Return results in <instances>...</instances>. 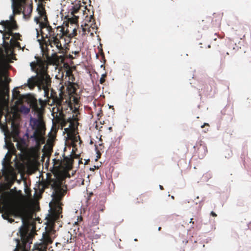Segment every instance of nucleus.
<instances>
[{
    "mask_svg": "<svg viewBox=\"0 0 251 251\" xmlns=\"http://www.w3.org/2000/svg\"><path fill=\"white\" fill-rule=\"evenodd\" d=\"M17 147L19 150H22V148L20 147L19 143H18L17 144Z\"/></svg>",
    "mask_w": 251,
    "mask_h": 251,
    "instance_id": "nucleus-35",
    "label": "nucleus"
},
{
    "mask_svg": "<svg viewBox=\"0 0 251 251\" xmlns=\"http://www.w3.org/2000/svg\"><path fill=\"white\" fill-rule=\"evenodd\" d=\"M9 214L14 216L20 217L22 218L23 225L20 227L19 234L20 236L21 242L17 240V244L14 251H29L31 244V239L28 235V228L25 223L24 217L25 214V209L21 205H12L6 208L5 212L2 215L5 219H8Z\"/></svg>",
    "mask_w": 251,
    "mask_h": 251,
    "instance_id": "nucleus-2",
    "label": "nucleus"
},
{
    "mask_svg": "<svg viewBox=\"0 0 251 251\" xmlns=\"http://www.w3.org/2000/svg\"><path fill=\"white\" fill-rule=\"evenodd\" d=\"M49 134L51 135V137H51L52 139L54 138V136L53 135H52V133H51V132H50V133H49Z\"/></svg>",
    "mask_w": 251,
    "mask_h": 251,
    "instance_id": "nucleus-36",
    "label": "nucleus"
},
{
    "mask_svg": "<svg viewBox=\"0 0 251 251\" xmlns=\"http://www.w3.org/2000/svg\"><path fill=\"white\" fill-rule=\"evenodd\" d=\"M61 179L58 177L55 178H51L48 177L46 180L43 181L41 183V185L42 186V188L43 190L45 189H47L49 188L50 186H51V189H53V184L55 182H58Z\"/></svg>",
    "mask_w": 251,
    "mask_h": 251,
    "instance_id": "nucleus-12",
    "label": "nucleus"
},
{
    "mask_svg": "<svg viewBox=\"0 0 251 251\" xmlns=\"http://www.w3.org/2000/svg\"><path fill=\"white\" fill-rule=\"evenodd\" d=\"M39 42L41 47L42 51L44 52V55L45 56L47 61L48 63L50 64H56L59 63V62H63L64 60V57L63 55L58 56L56 52L53 53L51 56L49 55V50L47 48L46 50H44V47L41 44V42L39 39L38 40Z\"/></svg>",
    "mask_w": 251,
    "mask_h": 251,
    "instance_id": "nucleus-8",
    "label": "nucleus"
},
{
    "mask_svg": "<svg viewBox=\"0 0 251 251\" xmlns=\"http://www.w3.org/2000/svg\"><path fill=\"white\" fill-rule=\"evenodd\" d=\"M36 32H37V37L38 38L39 36V33L38 30L37 29H36Z\"/></svg>",
    "mask_w": 251,
    "mask_h": 251,
    "instance_id": "nucleus-37",
    "label": "nucleus"
},
{
    "mask_svg": "<svg viewBox=\"0 0 251 251\" xmlns=\"http://www.w3.org/2000/svg\"><path fill=\"white\" fill-rule=\"evenodd\" d=\"M199 198H199V196H197V197H196V199H198H198H199Z\"/></svg>",
    "mask_w": 251,
    "mask_h": 251,
    "instance_id": "nucleus-46",
    "label": "nucleus"
},
{
    "mask_svg": "<svg viewBox=\"0 0 251 251\" xmlns=\"http://www.w3.org/2000/svg\"><path fill=\"white\" fill-rule=\"evenodd\" d=\"M68 58L70 59H74L75 58H76V57H74L72 54H69L68 55Z\"/></svg>",
    "mask_w": 251,
    "mask_h": 251,
    "instance_id": "nucleus-29",
    "label": "nucleus"
},
{
    "mask_svg": "<svg viewBox=\"0 0 251 251\" xmlns=\"http://www.w3.org/2000/svg\"><path fill=\"white\" fill-rule=\"evenodd\" d=\"M159 187H160V189H161V190H163L164 189L162 185H160Z\"/></svg>",
    "mask_w": 251,
    "mask_h": 251,
    "instance_id": "nucleus-39",
    "label": "nucleus"
},
{
    "mask_svg": "<svg viewBox=\"0 0 251 251\" xmlns=\"http://www.w3.org/2000/svg\"><path fill=\"white\" fill-rule=\"evenodd\" d=\"M205 126H209L208 124L204 123L202 126H201V128H203Z\"/></svg>",
    "mask_w": 251,
    "mask_h": 251,
    "instance_id": "nucleus-34",
    "label": "nucleus"
},
{
    "mask_svg": "<svg viewBox=\"0 0 251 251\" xmlns=\"http://www.w3.org/2000/svg\"><path fill=\"white\" fill-rule=\"evenodd\" d=\"M73 16L71 18H68L67 21L66 22V23L64 22V24H65V26L67 27H70L69 26V24L71 25V26H77L78 25V16H75V15H72Z\"/></svg>",
    "mask_w": 251,
    "mask_h": 251,
    "instance_id": "nucleus-14",
    "label": "nucleus"
},
{
    "mask_svg": "<svg viewBox=\"0 0 251 251\" xmlns=\"http://www.w3.org/2000/svg\"><path fill=\"white\" fill-rule=\"evenodd\" d=\"M193 220V219H191V221H190V223H192L193 224H194V222L192 221Z\"/></svg>",
    "mask_w": 251,
    "mask_h": 251,
    "instance_id": "nucleus-42",
    "label": "nucleus"
},
{
    "mask_svg": "<svg viewBox=\"0 0 251 251\" xmlns=\"http://www.w3.org/2000/svg\"><path fill=\"white\" fill-rule=\"evenodd\" d=\"M76 27L70 26L69 28L67 27L66 29L64 30V36L68 37L69 39H71L72 37H75L77 35Z\"/></svg>",
    "mask_w": 251,
    "mask_h": 251,
    "instance_id": "nucleus-15",
    "label": "nucleus"
},
{
    "mask_svg": "<svg viewBox=\"0 0 251 251\" xmlns=\"http://www.w3.org/2000/svg\"><path fill=\"white\" fill-rule=\"evenodd\" d=\"M73 74V72L71 70H68L66 72V76L70 77Z\"/></svg>",
    "mask_w": 251,
    "mask_h": 251,
    "instance_id": "nucleus-27",
    "label": "nucleus"
},
{
    "mask_svg": "<svg viewBox=\"0 0 251 251\" xmlns=\"http://www.w3.org/2000/svg\"><path fill=\"white\" fill-rule=\"evenodd\" d=\"M210 25V19H206V20H202V21L199 23V26L202 29H205L207 28Z\"/></svg>",
    "mask_w": 251,
    "mask_h": 251,
    "instance_id": "nucleus-19",
    "label": "nucleus"
},
{
    "mask_svg": "<svg viewBox=\"0 0 251 251\" xmlns=\"http://www.w3.org/2000/svg\"><path fill=\"white\" fill-rule=\"evenodd\" d=\"M93 17H94V16L93 15H91V19H93Z\"/></svg>",
    "mask_w": 251,
    "mask_h": 251,
    "instance_id": "nucleus-43",
    "label": "nucleus"
},
{
    "mask_svg": "<svg viewBox=\"0 0 251 251\" xmlns=\"http://www.w3.org/2000/svg\"><path fill=\"white\" fill-rule=\"evenodd\" d=\"M99 147H100V150H101L104 147L102 143L100 144Z\"/></svg>",
    "mask_w": 251,
    "mask_h": 251,
    "instance_id": "nucleus-32",
    "label": "nucleus"
},
{
    "mask_svg": "<svg viewBox=\"0 0 251 251\" xmlns=\"http://www.w3.org/2000/svg\"><path fill=\"white\" fill-rule=\"evenodd\" d=\"M207 152V148L204 145L201 144L200 147L198 149V153L199 155V157L201 156L203 157Z\"/></svg>",
    "mask_w": 251,
    "mask_h": 251,
    "instance_id": "nucleus-18",
    "label": "nucleus"
},
{
    "mask_svg": "<svg viewBox=\"0 0 251 251\" xmlns=\"http://www.w3.org/2000/svg\"><path fill=\"white\" fill-rule=\"evenodd\" d=\"M75 80V77L73 74H72L70 77H69V81L68 86L67 87V89H69V91H71L72 93L75 92L76 89L75 87L74 86V81Z\"/></svg>",
    "mask_w": 251,
    "mask_h": 251,
    "instance_id": "nucleus-16",
    "label": "nucleus"
},
{
    "mask_svg": "<svg viewBox=\"0 0 251 251\" xmlns=\"http://www.w3.org/2000/svg\"><path fill=\"white\" fill-rule=\"evenodd\" d=\"M10 43L7 42L3 43L2 51L3 53H5L7 62V66H6V70H5L4 74L1 76V82H0V93L2 94L4 92H6L8 84L10 83L11 79L8 77V70L11 67L9 65L10 57L9 53L13 52V49Z\"/></svg>",
    "mask_w": 251,
    "mask_h": 251,
    "instance_id": "nucleus-5",
    "label": "nucleus"
},
{
    "mask_svg": "<svg viewBox=\"0 0 251 251\" xmlns=\"http://www.w3.org/2000/svg\"><path fill=\"white\" fill-rule=\"evenodd\" d=\"M20 111L24 114H27L30 111V108L24 105H22L20 108Z\"/></svg>",
    "mask_w": 251,
    "mask_h": 251,
    "instance_id": "nucleus-23",
    "label": "nucleus"
},
{
    "mask_svg": "<svg viewBox=\"0 0 251 251\" xmlns=\"http://www.w3.org/2000/svg\"><path fill=\"white\" fill-rule=\"evenodd\" d=\"M13 147V150H14V151H16L15 149L14 148V147Z\"/></svg>",
    "mask_w": 251,
    "mask_h": 251,
    "instance_id": "nucleus-47",
    "label": "nucleus"
},
{
    "mask_svg": "<svg viewBox=\"0 0 251 251\" xmlns=\"http://www.w3.org/2000/svg\"><path fill=\"white\" fill-rule=\"evenodd\" d=\"M78 111V109L76 108H75V109L74 110V112L75 113L77 114Z\"/></svg>",
    "mask_w": 251,
    "mask_h": 251,
    "instance_id": "nucleus-38",
    "label": "nucleus"
},
{
    "mask_svg": "<svg viewBox=\"0 0 251 251\" xmlns=\"http://www.w3.org/2000/svg\"><path fill=\"white\" fill-rule=\"evenodd\" d=\"M45 1H38L37 11L39 16L34 18V21L37 24L39 23L41 21H47L48 19L45 10Z\"/></svg>",
    "mask_w": 251,
    "mask_h": 251,
    "instance_id": "nucleus-10",
    "label": "nucleus"
},
{
    "mask_svg": "<svg viewBox=\"0 0 251 251\" xmlns=\"http://www.w3.org/2000/svg\"><path fill=\"white\" fill-rule=\"evenodd\" d=\"M62 180L60 179L58 182H55L53 184V191L54 193L53 194V199L57 202L61 201L65 195L66 191L61 188Z\"/></svg>",
    "mask_w": 251,
    "mask_h": 251,
    "instance_id": "nucleus-11",
    "label": "nucleus"
},
{
    "mask_svg": "<svg viewBox=\"0 0 251 251\" xmlns=\"http://www.w3.org/2000/svg\"><path fill=\"white\" fill-rule=\"evenodd\" d=\"M13 13L20 14L22 12L25 17L29 18L33 9L31 0H12Z\"/></svg>",
    "mask_w": 251,
    "mask_h": 251,
    "instance_id": "nucleus-6",
    "label": "nucleus"
},
{
    "mask_svg": "<svg viewBox=\"0 0 251 251\" xmlns=\"http://www.w3.org/2000/svg\"><path fill=\"white\" fill-rule=\"evenodd\" d=\"M77 1V3H75L74 6H72V8L71 9V15H75V14L77 13L81 7L80 1L81 0H76Z\"/></svg>",
    "mask_w": 251,
    "mask_h": 251,
    "instance_id": "nucleus-17",
    "label": "nucleus"
},
{
    "mask_svg": "<svg viewBox=\"0 0 251 251\" xmlns=\"http://www.w3.org/2000/svg\"><path fill=\"white\" fill-rule=\"evenodd\" d=\"M11 21H1L0 25H2L6 31L3 34V40L4 43L6 40H8L11 36H13V30H16L18 28L16 21L14 19V16H10Z\"/></svg>",
    "mask_w": 251,
    "mask_h": 251,
    "instance_id": "nucleus-7",
    "label": "nucleus"
},
{
    "mask_svg": "<svg viewBox=\"0 0 251 251\" xmlns=\"http://www.w3.org/2000/svg\"><path fill=\"white\" fill-rule=\"evenodd\" d=\"M71 140L72 142V146L74 148H75L76 146V143L79 141V144H81L82 143V141L80 139V136H76L75 135H73L71 138Z\"/></svg>",
    "mask_w": 251,
    "mask_h": 251,
    "instance_id": "nucleus-20",
    "label": "nucleus"
},
{
    "mask_svg": "<svg viewBox=\"0 0 251 251\" xmlns=\"http://www.w3.org/2000/svg\"><path fill=\"white\" fill-rule=\"evenodd\" d=\"M9 221L11 223L12 222L14 221V220L11 219L9 220Z\"/></svg>",
    "mask_w": 251,
    "mask_h": 251,
    "instance_id": "nucleus-44",
    "label": "nucleus"
},
{
    "mask_svg": "<svg viewBox=\"0 0 251 251\" xmlns=\"http://www.w3.org/2000/svg\"><path fill=\"white\" fill-rule=\"evenodd\" d=\"M12 96L14 99L20 100L21 98V96L19 91L14 89L12 91Z\"/></svg>",
    "mask_w": 251,
    "mask_h": 251,
    "instance_id": "nucleus-22",
    "label": "nucleus"
},
{
    "mask_svg": "<svg viewBox=\"0 0 251 251\" xmlns=\"http://www.w3.org/2000/svg\"><path fill=\"white\" fill-rule=\"evenodd\" d=\"M35 58L36 61L31 62L30 65L32 70L37 74L28 79L27 85L30 89H33L37 86L46 92L50 87L51 82L45 67L46 61L36 56Z\"/></svg>",
    "mask_w": 251,
    "mask_h": 251,
    "instance_id": "nucleus-4",
    "label": "nucleus"
},
{
    "mask_svg": "<svg viewBox=\"0 0 251 251\" xmlns=\"http://www.w3.org/2000/svg\"><path fill=\"white\" fill-rule=\"evenodd\" d=\"M107 76V74L106 73H105V74H103L101 75V76L100 78V83L101 84H103L105 81V77H106Z\"/></svg>",
    "mask_w": 251,
    "mask_h": 251,
    "instance_id": "nucleus-26",
    "label": "nucleus"
},
{
    "mask_svg": "<svg viewBox=\"0 0 251 251\" xmlns=\"http://www.w3.org/2000/svg\"><path fill=\"white\" fill-rule=\"evenodd\" d=\"M52 240L50 237L49 233L46 232L43 234L41 242L34 245L32 251H47L48 246L51 244Z\"/></svg>",
    "mask_w": 251,
    "mask_h": 251,
    "instance_id": "nucleus-9",
    "label": "nucleus"
},
{
    "mask_svg": "<svg viewBox=\"0 0 251 251\" xmlns=\"http://www.w3.org/2000/svg\"><path fill=\"white\" fill-rule=\"evenodd\" d=\"M134 240L136 241H137V239H135Z\"/></svg>",
    "mask_w": 251,
    "mask_h": 251,
    "instance_id": "nucleus-51",
    "label": "nucleus"
},
{
    "mask_svg": "<svg viewBox=\"0 0 251 251\" xmlns=\"http://www.w3.org/2000/svg\"><path fill=\"white\" fill-rule=\"evenodd\" d=\"M210 215L214 217H217V214L213 211L211 212Z\"/></svg>",
    "mask_w": 251,
    "mask_h": 251,
    "instance_id": "nucleus-31",
    "label": "nucleus"
},
{
    "mask_svg": "<svg viewBox=\"0 0 251 251\" xmlns=\"http://www.w3.org/2000/svg\"><path fill=\"white\" fill-rule=\"evenodd\" d=\"M204 200H205V198L204 197H202L201 199V200L200 201H199V203H200L201 202H202Z\"/></svg>",
    "mask_w": 251,
    "mask_h": 251,
    "instance_id": "nucleus-33",
    "label": "nucleus"
},
{
    "mask_svg": "<svg viewBox=\"0 0 251 251\" xmlns=\"http://www.w3.org/2000/svg\"><path fill=\"white\" fill-rule=\"evenodd\" d=\"M81 51V49L80 48H77L75 50H72V53L75 55V57L77 58L80 55V52Z\"/></svg>",
    "mask_w": 251,
    "mask_h": 251,
    "instance_id": "nucleus-24",
    "label": "nucleus"
},
{
    "mask_svg": "<svg viewBox=\"0 0 251 251\" xmlns=\"http://www.w3.org/2000/svg\"><path fill=\"white\" fill-rule=\"evenodd\" d=\"M161 229V227H159L158 230L160 231Z\"/></svg>",
    "mask_w": 251,
    "mask_h": 251,
    "instance_id": "nucleus-45",
    "label": "nucleus"
},
{
    "mask_svg": "<svg viewBox=\"0 0 251 251\" xmlns=\"http://www.w3.org/2000/svg\"><path fill=\"white\" fill-rule=\"evenodd\" d=\"M208 47L209 48H210V45H209V46H208Z\"/></svg>",
    "mask_w": 251,
    "mask_h": 251,
    "instance_id": "nucleus-48",
    "label": "nucleus"
},
{
    "mask_svg": "<svg viewBox=\"0 0 251 251\" xmlns=\"http://www.w3.org/2000/svg\"><path fill=\"white\" fill-rule=\"evenodd\" d=\"M29 103L32 110L37 113V118H31L30 124L34 130L31 137L33 138L37 145L45 143L44 135L46 131L45 122L43 119V110L45 106L44 102L41 99L37 100L32 97L29 99Z\"/></svg>",
    "mask_w": 251,
    "mask_h": 251,
    "instance_id": "nucleus-1",
    "label": "nucleus"
},
{
    "mask_svg": "<svg viewBox=\"0 0 251 251\" xmlns=\"http://www.w3.org/2000/svg\"><path fill=\"white\" fill-rule=\"evenodd\" d=\"M65 130L66 132H68V130H70L69 128H65Z\"/></svg>",
    "mask_w": 251,
    "mask_h": 251,
    "instance_id": "nucleus-40",
    "label": "nucleus"
},
{
    "mask_svg": "<svg viewBox=\"0 0 251 251\" xmlns=\"http://www.w3.org/2000/svg\"><path fill=\"white\" fill-rule=\"evenodd\" d=\"M39 24L42 38H48V40H43V43L46 46V49L48 46L52 48L54 46L56 47L59 53L64 52V48L61 42V40L64 38V28L62 26H58L52 28L49 24L48 19L47 21H41Z\"/></svg>",
    "mask_w": 251,
    "mask_h": 251,
    "instance_id": "nucleus-3",
    "label": "nucleus"
},
{
    "mask_svg": "<svg viewBox=\"0 0 251 251\" xmlns=\"http://www.w3.org/2000/svg\"><path fill=\"white\" fill-rule=\"evenodd\" d=\"M10 43L13 46L20 47V43L14 40L13 38L10 40Z\"/></svg>",
    "mask_w": 251,
    "mask_h": 251,
    "instance_id": "nucleus-25",
    "label": "nucleus"
},
{
    "mask_svg": "<svg viewBox=\"0 0 251 251\" xmlns=\"http://www.w3.org/2000/svg\"><path fill=\"white\" fill-rule=\"evenodd\" d=\"M242 57L245 60L251 62V51H245Z\"/></svg>",
    "mask_w": 251,
    "mask_h": 251,
    "instance_id": "nucleus-21",
    "label": "nucleus"
},
{
    "mask_svg": "<svg viewBox=\"0 0 251 251\" xmlns=\"http://www.w3.org/2000/svg\"><path fill=\"white\" fill-rule=\"evenodd\" d=\"M80 220H82V218L81 217H80Z\"/></svg>",
    "mask_w": 251,
    "mask_h": 251,
    "instance_id": "nucleus-50",
    "label": "nucleus"
},
{
    "mask_svg": "<svg viewBox=\"0 0 251 251\" xmlns=\"http://www.w3.org/2000/svg\"><path fill=\"white\" fill-rule=\"evenodd\" d=\"M101 211H103V209H101Z\"/></svg>",
    "mask_w": 251,
    "mask_h": 251,
    "instance_id": "nucleus-49",
    "label": "nucleus"
},
{
    "mask_svg": "<svg viewBox=\"0 0 251 251\" xmlns=\"http://www.w3.org/2000/svg\"><path fill=\"white\" fill-rule=\"evenodd\" d=\"M63 160H57L56 161L55 164H58V167H69L71 166L72 163L73 161V159L70 157L65 156V155H63Z\"/></svg>",
    "mask_w": 251,
    "mask_h": 251,
    "instance_id": "nucleus-13",
    "label": "nucleus"
},
{
    "mask_svg": "<svg viewBox=\"0 0 251 251\" xmlns=\"http://www.w3.org/2000/svg\"><path fill=\"white\" fill-rule=\"evenodd\" d=\"M13 35H14V37H15V39L21 40L20 39L21 35L20 33H16L14 34Z\"/></svg>",
    "mask_w": 251,
    "mask_h": 251,
    "instance_id": "nucleus-28",
    "label": "nucleus"
},
{
    "mask_svg": "<svg viewBox=\"0 0 251 251\" xmlns=\"http://www.w3.org/2000/svg\"><path fill=\"white\" fill-rule=\"evenodd\" d=\"M95 149H96V151H97V153L98 154H99V153L100 154L99 149H98V146L97 145H95Z\"/></svg>",
    "mask_w": 251,
    "mask_h": 251,
    "instance_id": "nucleus-30",
    "label": "nucleus"
},
{
    "mask_svg": "<svg viewBox=\"0 0 251 251\" xmlns=\"http://www.w3.org/2000/svg\"><path fill=\"white\" fill-rule=\"evenodd\" d=\"M0 32L2 33V34H3V33L5 32V31H2V30H0Z\"/></svg>",
    "mask_w": 251,
    "mask_h": 251,
    "instance_id": "nucleus-41",
    "label": "nucleus"
}]
</instances>
